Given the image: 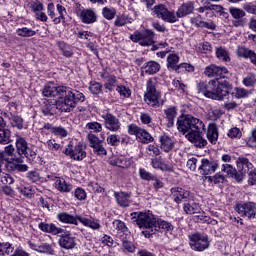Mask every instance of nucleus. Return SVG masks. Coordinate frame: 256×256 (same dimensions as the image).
I'll list each match as a JSON object with an SVG mask.
<instances>
[{"instance_id":"50","label":"nucleus","mask_w":256,"mask_h":256,"mask_svg":"<svg viewBox=\"0 0 256 256\" xmlns=\"http://www.w3.org/2000/svg\"><path fill=\"white\" fill-rule=\"evenodd\" d=\"M117 93H119L120 97L129 98L131 97V89L129 87L119 85L116 87Z\"/></svg>"},{"instance_id":"44","label":"nucleus","mask_w":256,"mask_h":256,"mask_svg":"<svg viewBox=\"0 0 256 256\" xmlns=\"http://www.w3.org/2000/svg\"><path fill=\"white\" fill-rule=\"evenodd\" d=\"M86 129L91 131L90 133H101V131H103V124L97 121L88 122L86 124Z\"/></svg>"},{"instance_id":"30","label":"nucleus","mask_w":256,"mask_h":256,"mask_svg":"<svg viewBox=\"0 0 256 256\" xmlns=\"http://www.w3.org/2000/svg\"><path fill=\"white\" fill-rule=\"evenodd\" d=\"M77 219L82 225H84V227H89L94 231H99V229H101V224L99 223V220L89 219L83 216H77Z\"/></svg>"},{"instance_id":"31","label":"nucleus","mask_w":256,"mask_h":256,"mask_svg":"<svg viewBox=\"0 0 256 256\" xmlns=\"http://www.w3.org/2000/svg\"><path fill=\"white\" fill-rule=\"evenodd\" d=\"M179 54H175V53H170L167 56V69H169V71H175L177 73V71H179Z\"/></svg>"},{"instance_id":"38","label":"nucleus","mask_w":256,"mask_h":256,"mask_svg":"<svg viewBox=\"0 0 256 256\" xmlns=\"http://www.w3.org/2000/svg\"><path fill=\"white\" fill-rule=\"evenodd\" d=\"M57 109H59L57 107V101H56V105L51 103H46L42 106V113L43 115H45V117H53V115L57 113Z\"/></svg>"},{"instance_id":"53","label":"nucleus","mask_w":256,"mask_h":256,"mask_svg":"<svg viewBox=\"0 0 256 256\" xmlns=\"http://www.w3.org/2000/svg\"><path fill=\"white\" fill-rule=\"evenodd\" d=\"M198 51L199 53H213V46L209 42H203L198 45Z\"/></svg>"},{"instance_id":"16","label":"nucleus","mask_w":256,"mask_h":256,"mask_svg":"<svg viewBox=\"0 0 256 256\" xmlns=\"http://www.w3.org/2000/svg\"><path fill=\"white\" fill-rule=\"evenodd\" d=\"M205 75L207 77H216L215 81H223L222 79H225V76L227 73H229V70L225 67H219L215 64H212L210 66H207L204 71Z\"/></svg>"},{"instance_id":"41","label":"nucleus","mask_w":256,"mask_h":256,"mask_svg":"<svg viewBox=\"0 0 256 256\" xmlns=\"http://www.w3.org/2000/svg\"><path fill=\"white\" fill-rule=\"evenodd\" d=\"M16 35H18V37H35L37 32L31 28L22 27L16 30Z\"/></svg>"},{"instance_id":"22","label":"nucleus","mask_w":256,"mask_h":256,"mask_svg":"<svg viewBox=\"0 0 256 256\" xmlns=\"http://www.w3.org/2000/svg\"><path fill=\"white\" fill-rule=\"evenodd\" d=\"M159 143L160 148L165 153H169V151H173V149L175 148V140L167 134L159 136Z\"/></svg>"},{"instance_id":"14","label":"nucleus","mask_w":256,"mask_h":256,"mask_svg":"<svg viewBox=\"0 0 256 256\" xmlns=\"http://www.w3.org/2000/svg\"><path fill=\"white\" fill-rule=\"evenodd\" d=\"M101 117L104 119V126L107 131H111L112 133L121 131V121H119L115 115L103 113Z\"/></svg>"},{"instance_id":"32","label":"nucleus","mask_w":256,"mask_h":256,"mask_svg":"<svg viewBox=\"0 0 256 256\" xmlns=\"http://www.w3.org/2000/svg\"><path fill=\"white\" fill-rule=\"evenodd\" d=\"M164 114L166 115V119L168 121L167 127H173V125H175V118L177 117V107H168L164 110Z\"/></svg>"},{"instance_id":"54","label":"nucleus","mask_w":256,"mask_h":256,"mask_svg":"<svg viewBox=\"0 0 256 256\" xmlns=\"http://www.w3.org/2000/svg\"><path fill=\"white\" fill-rule=\"evenodd\" d=\"M122 249L124 253H135V249H137V247H135V244H133V242L124 240L122 242Z\"/></svg>"},{"instance_id":"43","label":"nucleus","mask_w":256,"mask_h":256,"mask_svg":"<svg viewBox=\"0 0 256 256\" xmlns=\"http://www.w3.org/2000/svg\"><path fill=\"white\" fill-rule=\"evenodd\" d=\"M222 171L223 173H226L227 175H229V177H232L233 179H235V181H237V175H239V171L233 168L231 164H223Z\"/></svg>"},{"instance_id":"2","label":"nucleus","mask_w":256,"mask_h":256,"mask_svg":"<svg viewBox=\"0 0 256 256\" xmlns=\"http://www.w3.org/2000/svg\"><path fill=\"white\" fill-rule=\"evenodd\" d=\"M15 155V147L12 144L6 146L4 151H0V171H8V173H27L29 166L23 164V157L13 158Z\"/></svg>"},{"instance_id":"18","label":"nucleus","mask_w":256,"mask_h":256,"mask_svg":"<svg viewBox=\"0 0 256 256\" xmlns=\"http://www.w3.org/2000/svg\"><path fill=\"white\" fill-rule=\"evenodd\" d=\"M217 167H219V164L216 161L203 158L201 159L198 171L200 175H211L217 171Z\"/></svg>"},{"instance_id":"57","label":"nucleus","mask_w":256,"mask_h":256,"mask_svg":"<svg viewBox=\"0 0 256 256\" xmlns=\"http://www.w3.org/2000/svg\"><path fill=\"white\" fill-rule=\"evenodd\" d=\"M139 175H140V178H142L144 181H153V180H155V175L148 172L144 168L139 169Z\"/></svg>"},{"instance_id":"4","label":"nucleus","mask_w":256,"mask_h":256,"mask_svg":"<svg viewBox=\"0 0 256 256\" xmlns=\"http://www.w3.org/2000/svg\"><path fill=\"white\" fill-rule=\"evenodd\" d=\"M159 81L155 77H151L146 81V91L144 93V101L150 107H161L163 100H161V91L157 89Z\"/></svg>"},{"instance_id":"7","label":"nucleus","mask_w":256,"mask_h":256,"mask_svg":"<svg viewBox=\"0 0 256 256\" xmlns=\"http://www.w3.org/2000/svg\"><path fill=\"white\" fill-rule=\"evenodd\" d=\"M130 39L133 43H139L141 47H151L155 43V33L151 30H144L142 32L135 31L130 35Z\"/></svg>"},{"instance_id":"40","label":"nucleus","mask_w":256,"mask_h":256,"mask_svg":"<svg viewBox=\"0 0 256 256\" xmlns=\"http://www.w3.org/2000/svg\"><path fill=\"white\" fill-rule=\"evenodd\" d=\"M11 143V130L0 128V145H9Z\"/></svg>"},{"instance_id":"45","label":"nucleus","mask_w":256,"mask_h":256,"mask_svg":"<svg viewBox=\"0 0 256 256\" xmlns=\"http://www.w3.org/2000/svg\"><path fill=\"white\" fill-rule=\"evenodd\" d=\"M221 115H223V112H221V109L211 108L210 110H208L207 119H209L210 121H217V119H219Z\"/></svg>"},{"instance_id":"63","label":"nucleus","mask_w":256,"mask_h":256,"mask_svg":"<svg viewBox=\"0 0 256 256\" xmlns=\"http://www.w3.org/2000/svg\"><path fill=\"white\" fill-rule=\"evenodd\" d=\"M51 133L59 137H67V130L63 127H50Z\"/></svg>"},{"instance_id":"1","label":"nucleus","mask_w":256,"mask_h":256,"mask_svg":"<svg viewBox=\"0 0 256 256\" xmlns=\"http://www.w3.org/2000/svg\"><path fill=\"white\" fill-rule=\"evenodd\" d=\"M44 97H55L57 100V108L64 113H69L77 107V103L85 101L83 93L67 86H57L53 82L47 83L43 89Z\"/></svg>"},{"instance_id":"21","label":"nucleus","mask_w":256,"mask_h":256,"mask_svg":"<svg viewBox=\"0 0 256 256\" xmlns=\"http://www.w3.org/2000/svg\"><path fill=\"white\" fill-rule=\"evenodd\" d=\"M229 13L235 19L233 21L234 27H243L245 25V10L237 7H230L229 8Z\"/></svg>"},{"instance_id":"64","label":"nucleus","mask_w":256,"mask_h":256,"mask_svg":"<svg viewBox=\"0 0 256 256\" xmlns=\"http://www.w3.org/2000/svg\"><path fill=\"white\" fill-rule=\"evenodd\" d=\"M248 183L249 185L256 184V169H252L248 172Z\"/></svg>"},{"instance_id":"5","label":"nucleus","mask_w":256,"mask_h":256,"mask_svg":"<svg viewBox=\"0 0 256 256\" xmlns=\"http://www.w3.org/2000/svg\"><path fill=\"white\" fill-rule=\"evenodd\" d=\"M177 129L181 133H201L205 131V123L199 118H195L191 115L179 117L177 120Z\"/></svg>"},{"instance_id":"24","label":"nucleus","mask_w":256,"mask_h":256,"mask_svg":"<svg viewBox=\"0 0 256 256\" xmlns=\"http://www.w3.org/2000/svg\"><path fill=\"white\" fill-rule=\"evenodd\" d=\"M38 228L43 233H50V235H61V233H64L63 228H59L53 223L40 222Z\"/></svg>"},{"instance_id":"49","label":"nucleus","mask_w":256,"mask_h":256,"mask_svg":"<svg viewBox=\"0 0 256 256\" xmlns=\"http://www.w3.org/2000/svg\"><path fill=\"white\" fill-rule=\"evenodd\" d=\"M185 71H187L188 73H193L195 71V67L189 63L179 64L176 73H185Z\"/></svg>"},{"instance_id":"42","label":"nucleus","mask_w":256,"mask_h":256,"mask_svg":"<svg viewBox=\"0 0 256 256\" xmlns=\"http://www.w3.org/2000/svg\"><path fill=\"white\" fill-rule=\"evenodd\" d=\"M115 15H117V10L113 7H104L102 9V17L107 19V21H113V19H115Z\"/></svg>"},{"instance_id":"52","label":"nucleus","mask_w":256,"mask_h":256,"mask_svg":"<svg viewBox=\"0 0 256 256\" xmlns=\"http://www.w3.org/2000/svg\"><path fill=\"white\" fill-rule=\"evenodd\" d=\"M227 136L230 139H241V137H243V133L241 132V129L233 127L230 130H228Z\"/></svg>"},{"instance_id":"34","label":"nucleus","mask_w":256,"mask_h":256,"mask_svg":"<svg viewBox=\"0 0 256 256\" xmlns=\"http://www.w3.org/2000/svg\"><path fill=\"white\" fill-rule=\"evenodd\" d=\"M144 71L147 75H155L161 71V64L156 61H149L145 64Z\"/></svg>"},{"instance_id":"6","label":"nucleus","mask_w":256,"mask_h":256,"mask_svg":"<svg viewBox=\"0 0 256 256\" xmlns=\"http://www.w3.org/2000/svg\"><path fill=\"white\" fill-rule=\"evenodd\" d=\"M132 221L138 225L140 229H148L150 233H155V225H157V217L151 211L133 212L131 213Z\"/></svg>"},{"instance_id":"11","label":"nucleus","mask_w":256,"mask_h":256,"mask_svg":"<svg viewBox=\"0 0 256 256\" xmlns=\"http://www.w3.org/2000/svg\"><path fill=\"white\" fill-rule=\"evenodd\" d=\"M153 15L158 17V19H162L166 23H177L179 21V16L175 11H169L167 7L164 5H157L153 8Z\"/></svg>"},{"instance_id":"19","label":"nucleus","mask_w":256,"mask_h":256,"mask_svg":"<svg viewBox=\"0 0 256 256\" xmlns=\"http://www.w3.org/2000/svg\"><path fill=\"white\" fill-rule=\"evenodd\" d=\"M47 179H51L52 181H55L54 187L60 193H71V191H73V185L65 181V179L63 178L55 177L53 175H48Z\"/></svg>"},{"instance_id":"51","label":"nucleus","mask_w":256,"mask_h":256,"mask_svg":"<svg viewBox=\"0 0 256 256\" xmlns=\"http://www.w3.org/2000/svg\"><path fill=\"white\" fill-rule=\"evenodd\" d=\"M17 191L20 195H23L24 197H32L33 195V189L29 186H17Z\"/></svg>"},{"instance_id":"62","label":"nucleus","mask_w":256,"mask_h":256,"mask_svg":"<svg viewBox=\"0 0 256 256\" xmlns=\"http://www.w3.org/2000/svg\"><path fill=\"white\" fill-rule=\"evenodd\" d=\"M255 75L254 74H248L247 77H245L243 79V85H245V87H253V85H255Z\"/></svg>"},{"instance_id":"3","label":"nucleus","mask_w":256,"mask_h":256,"mask_svg":"<svg viewBox=\"0 0 256 256\" xmlns=\"http://www.w3.org/2000/svg\"><path fill=\"white\" fill-rule=\"evenodd\" d=\"M229 82L227 80H211L209 82H200L197 84L196 89L198 93L204 95L208 99L221 101L224 97L229 95Z\"/></svg>"},{"instance_id":"27","label":"nucleus","mask_w":256,"mask_h":256,"mask_svg":"<svg viewBox=\"0 0 256 256\" xmlns=\"http://www.w3.org/2000/svg\"><path fill=\"white\" fill-rule=\"evenodd\" d=\"M114 197L119 207H129L131 205V196L127 192H115Z\"/></svg>"},{"instance_id":"23","label":"nucleus","mask_w":256,"mask_h":256,"mask_svg":"<svg viewBox=\"0 0 256 256\" xmlns=\"http://www.w3.org/2000/svg\"><path fill=\"white\" fill-rule=\"evenodd\" d=\"M15 147L18 155L29 157V144L27 143V140L21 136H16V142Z\"/></svg>"},{"instance_id":"60","label":"nucleus","mask_w":256,"mask_h":256,"mask_svg":"<svg viewBox=\"0 0 256 256\" xmlns=\"http://www.w3.org/2000/svg\"><path fill=\"white\" fill-rule=\"evenodd\" d=\"M103 86L99 82H91L89 89L90 92L93 93V95H99L101 93Z\"/></svg>"},{"instance_id":"8","label":"nucleus","mask_w":256,"mask_h":256,"mask_svg":"<svg viewBox=\"0 0 256 256\" xmlns=\"http://www.w3.org/2000/svg\"><path fill=\"white\" fill-rule=\"evenodd\" d=\"M189 245L193 251H205L209 249V236L207 234L195 233L189 236Z\"/></svg>"},{"instance_id":"13","label":"nucleus","mask_w":256,"mask_h":256,"mask_svg":"<svg viewBox=\"0 0 256 256\" xmlns=\"http://www.w3.org/2000/svg\"><path fill=\"white\" fill-rule=\"evenodd\" d=\"M236 167L238 169V174L236 176L238 183H241V181L245 179V176L247 175V173L252 171L255 168L253 164L249 161V159L245 157H239L236 160Z\"/></svg>"},{"instance_id":"12","label":"nucleus","mask_w":256,"mask_h":256,"mask_svg":"<svg viewBox=\"0 0 256 256\" xmlns=\"http://www.w3.org/2000/svg\"><path fill=\"white\" fill-rule=\"evenodd\" d=\"M28 8L34 14L36 21H41L42 23H47L49 19L45 13V5L39 0H31L28 2Z\"/></svg>"},{"instance_id":"55","label":"nucleus","mask_w":256,"mask_h":256,"mask_svg":"<svg viewBox=\"0 0 256 256\" xmlns=\"http://www.w3.org/2000/svg\"><path fill=\"white\" fill-rule=\"evenodd\" d=\"M253 50H249L245 47H238L237 53L238 57H243L244 59H250L251 55H253Z\"/></svg>"},{"instance_id":"29","label":"nucleus","mask_w":256,"mask_h":256,"mask_svg":"<svg viewBox=\"0 0 256 256\" xmlns=\"http://www.w3.org/2000/svg\"><path fill=\"white\" fill-rule=\"evenodd\" d=\"M109 163L115 167H121L122 169L131 167V160H127L125 156L112 157L109 159Z\"/></svg>"},{"instance_id":"9","label":"nucleus","mask_w":256,"mask_h":256,"mask_svg":"<svg viewBox=\"0 0 256 256\" xmlns=\"http://www.w3.org/2000/svg\"><path fill=\"white\" fill-rule=\"evenodd\" d=\"M128 133L129 135H135L137 141L139 143L143 144H149L153 143L155 141V138L145 129L135 125V124H130L128 126Z\"/></svg>"},{"instance_id":"35","label":"nucleus","mask_w":256,"mask_h":256,"mask_svg":"<svg viewBox=\"0 0 256 256\" xmlns=\"http://www.w3.org/2000/svg\"><path fill=\"white\" fill-rule=\"evenodd\" d=\"M215 54L219 61H223L224 63H229L231 61L229 51L223 47H216Z\"/></svg>"},{"instance_id":"39","label":"nucleus","mask_w":256,"mask_h":256,"mask_svg":"<svg viewBox=\"0 0 256 256\" xmlns=\"http://www.w3.org/2000/svg\"><path fill=\"white\" fill-rule=\"evenodd\" d=\"M183 209L187 215H195V213L201 212V206L195 202L184 204Z\"/></svg>"},{"instance_id":"25","label":"nucleus","mask_w":256,"mask_h":256,"mask_svg":"<svg viewBox=\"0 0 256 256\" xmlns=\"http://www.w3.org/2000/svg\"><path fill=\"white\" fill-rule=\"evenodd\" d=\"M206 137L212 145H217V141L219 139V130L217 128V124L210 123L208 125Z\"/></svg>"},{"instance_id":"58","label":"nucleus","mask_w":256,"mask_h":256,"mask_svg":"<svg viewBox=\"0 0 256 256\" xmlns=\"http://www.w3.org/2000/svg\"><path fill=\"white\" fill-rule=\"evenodd\" d=\"M46 147H48L49 151L55 153L61 149V144L57 143V141L50 139L46 142Z\"/></svg>"},{"instance_id":"28","label":"nucleus","mask_w":256,"mask_h":256,"mask_svg":"<svg viewBox=\"0 0 256 256\" xmlns=\"http://www.w3.org/2000/svg\"><path fill=\"white\" fill-rule=\"evenodd\" d=\"M172 196L174 197L175 203H181L183 199H188L190 192L183 188H172L171 189Z\"/></svg>"},{"instance_id":"46","label":"nucleus","mask_w":256,"mask_h":256,"mask_svg":"<svg viewBox=\"0 0 256 256\" xmlns=\"http://www.w3.org/2000/svg\"><path fill=\"white\" fill-rule=\"evenodd\" d=\"M0 183L3 185H13L15 183V179L13 177L5 172L3 170L0 171Z\"/></svg>"},{"instance_id":"61","label":"nucleus","mask_w":256,"mask_h":256,"mask_svg":"<svg viewBox=\"0 0 256 256\" xmlns=\"http://www.w3.org/2000/svg\"><path fill=\"white\" fill-rule=\"evenodd\" d=\"M10 123L13 127H16L17 129H23V118L19 116H13L10 120Z\"/></svg>"},{"instance_id":"33","label":"nucleus","mask_w":256,"mask_h":256,"mask_svg":"<svg viewBox=\"0 0 256 256\" xmlns=\"http://www.w3.org/2000/svg\"><path fill=\"white\" fill-rule=\"evenodd\" d=\"M161 229L163 231H173L174 227H173V224H171V222L165 221V220L157 217L156 225L154 227V233L157 231H161Z\"/></svg>"},{"instance_id":"47","label":"nucleus","mask_w":256,"mask_h":256,"mask_svg":"<svg viewBox=\"0 0 256 256\" xmlns=\"http://www.w3.org/2000/svg\"><path fill=\"white\" fill-rule=\"evenodd\" d=\"M38 253H45L47 255H53V247L49 243L40 242V246H38Z\"/></svg>"},{"instance_id":"17","label":"nucleus","mask_w":256,"mask_h":256,"mask_svg":"<svg viewBox=\"0 0 256 256\" xmlns=\"http://www.w3.org/2000/svg\"><path fill=\"white\" fill-rule=\"evenodd\" d=\"M58 243L62 249L66 250L75 249V246L77 245V241L75 240V237L71 235V232L65 231L64 229L63 232L60 233Z\"/></svg>"},{"instance_id":"56","label":"nucleus","mask_w":256,"mask_h":256,"mask_svg":"<svg viewBox=\"0 0 256 256\" xmlns=\"http://www.w3.org/2000/svg\"><path fill=\"white\" fill-rule=\"evenodd\" d=\"M146 150L148 151V155H151L152 157H158V155H161V150L157 144L148 145Z\"/></svg>"},{"instance_id":"48","label":"nucleus","mask_w":256,"mask_h":256,"mask_svg":"<svg viewBox=\"0 0 256 256\" xmlns=\"http://www.w3.org/2000/svg\"><path fill=\"white\" fill-rule=\"evenodd\" d=\"M10 253H13V245L9 242L0 243V256L10 255Z\"/></svg>"},{"instance_id":"59","label":"nucleus","mask_w":256,"mask_h":256,"mask_svg":"<svg viewBox=\"0 0 256 256\" xmlns=\"http://www.w3.org/2000/svg\"><path fill=\"white\" fill-rule=\"evenodd\" d=\"M201 137V134L197 132H190L186 135V139L190 141V143H193L195 147H197V142L199 141V138Z\"/></svg>"},{"instance_id":"20","label":"nucleus","mask_w":256,"mask_h":256,"mask_svg":"<svg viewBox=\"0 0 256 256\" xmlns=\"http://www.w3.org/2000/svg\"><path fill=\"white\" fill-rule=\"evenodd\" d=\"M78 16L85 25H91L97 22V12L91 8L80 10Z\"/></svg>"},{"instance_id":"36","label":"nucleus","mask_w":256,"mask_h":256,"mask_svg":"<svg viewBox=\"0 0 256 256\" xmlns=\"http://www.w3.org/2000/svg\"><path fill=\"white\" fill-rule=\"evenodd\" d=\"M57 219L61 223H68L70 225H79V219L73 215L67 213H60L57 215Z\"/></svg>"},{"instance_id":"10","label":"nucleus","mask_w":256,"mask_h":256,"mask_svg":"<svg viewBox=\"0 0 256 256\" xmlns=\"http://www.w3.org/2000/svg\"><path fill=\"white\" fill-rule=\"evenodd\" d=\"M64 155L70 157L73 161H83L87 157V152L85 151V146L83 143L79 142L77 145L73 146L71 143L68 144L67 148L63 151Z\"/></svg>"},{"instance_id":"15","label":"nucleus","mask_w":256,"mask_h":256,"mask_svg":"<svg viewBox=\"0 0 256 256\" xmlns=\"http://www.w3.org/2000/svg\"><path fill=\"white\" fill-rule=\"evenodd\" d=\"M236 211L240 217H246V219H255L256 207L255 203H240L236 206Z\"/></svg>"},{"instance_id":"37","label":"nucleus","mask_w":256,"mask_h":256,"mask_svg":"<svg viewBox=\"0 0 256 256\" xmlns=\"http://www.w3.org/2000/svg\"><path fill=\"white\" fill-rule=\"evenodd\" d=\"M26 177L31 183H43V181H47V178L41 177V174L37 170L27 172Z\"/></svg>"},{"instance_id":"26","label":"nucleus","mask_w":256,"mask_h":256,"mask_svg":"<svg viewBox=\"0 0 256 256\" xmlns=\"http://www.w3.org/2000/svg\"><path fill=\"white\" fill-rule=\"evenodd\" d=\"M194 9H195V6L193 5V2L183 3L176 11L178 19L187 17V15H191V13H193Z\"/></svg>"}]
</instances>
